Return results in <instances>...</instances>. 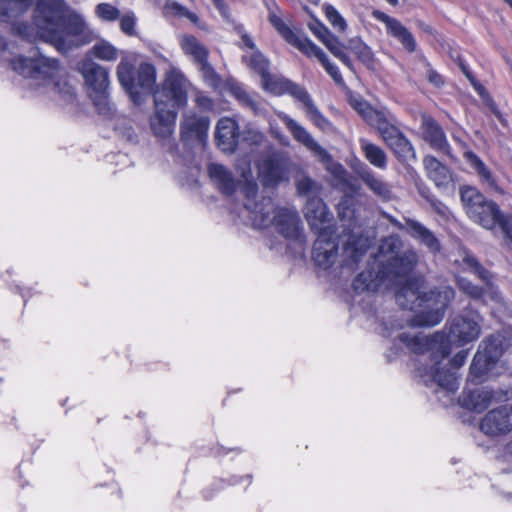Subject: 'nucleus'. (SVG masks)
<instances>
[{"instance_id":"obj_1","label":"nucleus","mask_w":512,"mask_h":512,"mask_svg":"<svg viewBox=\"0 0 512 512\" xmlns=\"http://www.w3.org/2000/svg\"><path fill=\"white\" fill-rule=\"evenodd\" d=\"M418 259L414 248L404 249L399 236H387L379 245L377 270L370 268L361 272L353 281V288L357 292H375L381 288L401 286L396 292V301L402 308L416 311L411 320L412 326H435L444 318L455 292L449 286L423 292L421 279H408Z\"/></svg>"},{"instance_id":"obj_2","label":"nucleus","mask_w":512,"mask_h":512,"mask_svg":"<svg viewBox=\"0 0 512 512\" xmlns=\"http://www.w3.org/2000/svg\"><path fill=\"white\" fill-rule=\"evenodd\" d=\"M34 21L41 38L60 52L87 45L97 38L80 13L64 11L62 0H39Z\"/></svg>"},{"instance_id":"obj_3","label":"nucleus","mask_w":512,"mask_h":512,"mask_svg":"<svg viewBox=\"0 0 512 512\" xmlns=\"http://www.w3.org/2000/svg\"><path fill=\"white\" fill-rule=\"evenodd\" d=\"M241 174L240 192L244 195V209L248 212L253 227L264 229L274 224L277 231L286 239L295 241L302 246L305 242L300 218L294 209L276 208L272 199L262 197L257 200V183L254 180L250 163L238 164Z\"/></svg>"},{"instance_id":"obj_4","label":"nucleus","mask_w":512,"mask_h":512,"mask_svg":"<svg viewBox=\"0 0 512 512\" xmlns=\"http://www.w3.org/2000/svg\"><path fill=\"white\" fill-rule=\"evenodd\" d=\"M482 317L476 311H465L454 317L449 324V332H436L432 336L422 333L403 332L399 340L413 353L435 350L434 358L439 353L442 359L451 353L452 346L462 347L476 341L481 334Z\"/></svg>"},{"instance_id":"obj_5","label":"nucleus","mask_w":512,"mask_h":512,"mask_svg":"<svg viewBox=\"0 0 512 512\" xmlns=\"http://www.w3.org/2000/svg\"><path fill=\"white\" fill-rule=\"evenodd\" d=\"M277 116L296 142L304 146L320 161L327 164V169L332 176V184L346 194L338 204L339 218L342 221L347 220L348 222L353 220L354 210L352 209L351 195L359 191V185L341 164L332 161L328 151L313 138L304 126L284 112H277Z\"/></svg>"},{"instance_id":"obj_6","label":"nucleus","mask_w":512,"mask_h":512,"mask_svg":"<svg viewBox=\"0 0 512 512\" xmlns=\"http://www.w3.org/2000/svg\"><path fill=\"white\" fill-rule=\"evenodd\" d=\"M8 47L7 42L0 36L1 57L9 62L13 71L24 78L31 79L36 86L50 87L65 100H71L74 97V88L63 77L58 60L43 56L37 49H32L29 57L20 55L9 58L5 55Z\"/></svg>"},{"instance_id":"obj_7","label":"nucleus","mask_w":512,"mask_h":512,"mask_svg":"<svg viewBox=\"0 0 512 512\" xmlns=\"http://www.w3.org/2000/svg\"><path fill=\"white\" fill-rule=\"evenodd\" d=\"M262 88L274 95L289 94L302 104L306 117L320 130L329 131L332 123L321 113L310 94L302 86L269 72L261 78Z\"/></svg>"},{"instance_id":"obj_8","label":"nucleus","mask_w":512,"mask_h":512,"mask_svg":"<svg viewBox=\"0 0 512 512\" xmlns=\"http://www.w3.org/2000/svg\"><path fill=\"white\" fill-rule=\"evenodd\" d=\"M430 355V366L420 368L418 370L419 376L426 386L437 385L442 390L448 393H454L459 388V381L454 370L460 368L466 361L468 351L461 350L451 360H447L446 356L444 359L436 354L438 357L434 358L435 350H429Z\"/></svg>"},{"instance_id":"obj_9","label":"nucleus","mask_w":512,"mask_h":512,"mask_svg":"<svg viewBox=\"0 0 512 512\" xmlns=\"http://www.w3.org/2000/svg\"><path fill=\"white\" fill-rule=\"evenodd\" d=\"M460 198L467 216L484 229L493 230L507 216L496 202L487 199L476 187H461Z\"/></svg>"},{"instance_id":"obj_10","label":"nucleus","mask_w":512,"mask_h":512,"mask_svg":"<svg viewBox=\"0 0 512 512\" xmlns=\"http://www.w3.org/2000/svg\"><path fill=\"white\" fill-rule=\"evenodd\" d=\"M349 103L370 127L378 131L388 146L403 134L397 127L395 116L388 109H375L358 95L350 96Z\"/></svg>"},{"instance_id":"obj_11","label":"nucleus","mask_w":512,"mask_h":512,"mask_svg":"<svg viewBox=\"0 0 512 512\" xmlns=\"http://www.w3.org/2000/svg\"><path fill=\"white\" fill-rule=\"evenodd\" d=\"M504 351L500 335H492L484 339L470 365V376L473 380L482 379L492 368Z\"/></svg>"},{"instance_id":"obj_12","label":"nucleus","mask_w":512,"mask_h":512,"mask_svg":"<svg viewBox=\"0 0 512 512\" xmlns=\"http://www.w3.org/2000/svg\"><path fill=\"white\" fill-rule=\"evenodd\" d=\"M190 83L177 69L166 73L160 88L154 91V99L159 95L162 103H169L171 107L180 108L187 103V92Z\"/></svg>"},{"instance_id":"obj_13","label":"nucleus","mask_w":512,"mask_h":512,"mask_svg":"<svg viewBox=\"0 0 512 512\" xmlns=\"http://www.w3.org/2000/svg\"><path fill=\"white\" fill-rule=\"evenodd\" d=\"M177 115V109L169 103H162L158 95L154 100V112L149 117L152 134L161 140L169 141L174 134Z\"/></svg>"},{"instance_id":"obj_14","label":"nucleus","mask_w":512,"mask_h":512,"mask_svg":"<svg viewBox=\"0 0 512 512\" xmlns=\"http://www.w3.org/2000/svg\"><path fill=\"white\" fill-rule=\"evenodd\" d=\"M290 165L287 153L275 151L258 163V174L264 185L274 186L286 178Z\"/></svg>"},{"instance_id":"obj_15","label":"nucleus","mask_w":512,"mask_h":512,"mask_svg":"<svg viewBox=\"0 0 512 512\" xmlns=\"http://www.w3.org/2000/svg\"><path fill=\"white\" fill-rule=\"evenodd\" d=\"M455 263L461 266L464 271L474 273L485 283L484 298L487 300L485 304H503L502 295L498 288L493 284V275L487 269H485L474 256L466 251H463L460 255V259H456Z\"/></svg>"},{"instance_id":"obj_16","label":"nucleus","mask_w":512,"mask_h":512,"mask_svg":"<svg viewBox=\"0 0 512 512\" xmlns=\"http://www.w3.org/2000/svg\"><path fill=\"white\" fill-rule=\"evenodd\" d=\"M339 238L337 231H323L317 235L313 246V260L318 267L327 270L338 261Z\"/></svg>"},{"instance_id":"obj_17","label":"nucleus","mask_w":512,"mask_h":512,"mask_svg":"<svg viewBox=\"0 0 512 512\" xmlns=\"http://www.w3.org/2000/svg\"><path fill=\"white\" fill-rule=\"evenodd\" d=\"M480 430L489 436H500L511 432L512 405L505 404L488 411L481 419Z\"/></svg>"},{"instance_id":"obj_18","label":"nucleus","mask_w":512,"mask_h":512,"mask_svg":"<svg viewBox=\"0 0 512 512\" xmlns=\"http://www.w3.org/2000/svg\"><path fill=\"white\" fill-rule=\"evenodd\" d=\"M305 217L311 229L318 235L320 232H335L338 228L333 224V215L324 201L318 197H310L305 207Z\"/></svg>"},{"instance_id":"obj_19","label":"nucleus","mask_w":512,"mask_h":512,"mask_svg":"<svg viewBox=\"0 0 512 512\" xmlns=\"http://www.w3.org/2000/svg\"><path fill=\"white\" fill-rule=\"evenodd\" d=\"M79 72L85 80V84L92 90L93 93L105 92L109 89V71L94 62L90 58H85L79 63Z\"/></svg>"},{"instance_id":"obj_20","label":"nucleus","mask_w":512,"mask_h":512,"mask_svg":"<svg viewBox=\"0 0 512 512\" xmlns=\"http://www.w3.org/2000/svg\"><path fill=\"white\" fill-rule=\"evenodd\" d=\"M371 241L368 237L352 231L348 234L340 259V266L353 269L354 266L366 254Z\"/></svg>"},{"instance_id":"obj_21","label":"nucleus","mask_w":512,"mask_h":512,"mask_svg":"<svg viewBox=\"0 0 512 512\" xmlns=\"http://www.w3.org/2000/svg\"><path fill=\"white\" fill-rule=\"evenodd\" d=\"M210 121L208 117L189 111L182 117L180 123V135L183 141L197 140L204 142Z\"/></svg>"},{"instance_id":"obj_22","label":"nucleus","mask_w":512,"mask_h":512,"mask_svg":"<svg viewBox=\"0 0 512 512\" xmlns=\"http://www.w3.org/2000/svg\"><path fill=\"white\" fill-rule=\"evenodd\" d=\"M372 15L376 20L385 24L388 35L397 39L404 49L410 53L416 50V41L414 36L400 23V21L379 10H374Z\"/></svg>"},{"instance_id":"obj_23","label":"nucleus","mask_w":512,"mask_h":512,"mask_svg":"<svg viewBox=\"0 0 512 512\" xmlns=\"http://www.w3.org/2000/svg\"><path fill=\"white\" fill-rule=\"evenodd\" d=\"M359 179L373 195L382 201H389L393 198V190L390 183L377 175L368 166L361 165L356 171Z\"/></svg>"},{"instance_id":"obj_24","label":"nucleus","mask_w":512,"mask_h":512,"mask_svg":"<svg viewBox=\"0 0 512 512\" xmlns=\"http://www.w3.org/2000/svg\"><path fill=\"white\" fill-rule=\"evenodd\" d=\"M238 125L229 117L219 119L216 125L215 139L218 147L224 152H233L237 146Z\"/></svg>"},{"instance_id":"obj_25","label":"nucleus","mask_w":512,"mask_h":512,"mask_svg":"<svg viewBox=\"0 0 512 512\" xmlns=\"http://www.w3.org/2000/svg\"><path fill=\"white\" fill-rule=\"evenodd\" d=\"M423 138L434 150L450 154V145L441 126L430 116L422 117Z\"/></svg>"},{"instance_id":"obj_26","label":"nucleus","mask_w":512,"mask_h":512,"mask_svg":"<svg viewBox=\"0 0 512 512\" xmlns=\"http://www.w3.org/2000/svg\"><path fill=\"white\" fill-rule=\"evenodd\" d=\"M116 74L118 81L129 93L132 101L135 104L140 105L141 96L140 93L136 91V84L134 80V59L132 56L124 55L121 57V61L117 66Z\"/></svg>"},{"instance_id":"obj_27","label":"nucleus","mask_w":512,"mask_h":512,"mask_svg":"<svg viewBox=\"0 0 512 512\" xmlns=\"http://www.w3.org/2000/svg\"><path fill=\"white\" fill-rule=\"evenodd\" d=\"M406 231L413 239L418 241L421 245H424L431 253L435 254L440 252L441 244L439 239L422 223L413 219H406Z\"/></svg>"},{"instance_id":"obj_28","label":"nucleus","mask_w":512,"mask_h":512,"mask_svg":"<svg viewBox=\"0 0 512 512\" xmlns=\"http://www.w3.org/2000/svg\"><path fill=\"white\" fill-rule=\"evenodd\" d=\"M494 398L492 390L485 387H478L472 390H465L461 396V405L466 409L481 412L485 410Z\"/></svg>"},{"instance_id":"obj_29","label":"nucleus","mask_w":512,"mask_h":512,"mask_svg":"<svg viewBox=\"0 0 512 512\" xmlns=\"http://www.w3.org/2000/svg\"><path fill=\"white\" fill-rule=\"evenodd\" d=\"M269 21L289 44L301 52L311 42L304 34L291 30L275 11H270Z\"/></svg>"},{"instance_id":"obj_30","label":"nucleus","mask_w":512,"mask_h":512,"mask_svg":"<svg viewBox=\"0 0 512 512\" xmlns=\"http://www.w3.org/2000/svg\"><path fill=\"white\" fill-rule=\"evenodd\" d=\"M136 91L140 93L141 103L144 101L143 96L150 93L154 94L156 90V69L150 63H141L134 77Z\"/></svg>"},{"instance_id":"obj_31","label":"nucleus","mask_w":512,"mask_h":512,"mask_svg":"<svg viewBox=\"0 0 512 512\" xmlns=\"http://www.w3.org/2000/svg\"><path fill=\"white\" fill-rule=\"evenodd\" d=\"M423 165L429 179L439 188L448 186L452 181L451 171L447 166L438 161L434 156H426Z\"/></svg>"},{"instance_id":"obj_32","label":"nucleus","mask_w":512,"mask_h":512,"mask_svg":"<svg viewBox=\"0 0 512 512\" xmlns=\"http://www.w3.org/2000/svg\"><path fill=\"white\" fill-rule=\"evenodd\" d=\"M242 43L250 50L243 55V62H245L248 67L253 69L262 78L263 74L265 75L268 73L269 62L258 50L255 49V44L248 35L244 34L242 36Z\"/></svg>"},{"instance_id":"obj_33","label":"nucleus","mask_w":512,"mask_h":512,"mask_svg":"<svg viewBox=\"0 0 512 512\" xmlns=\"http://www.w3.org/2000/svg\"><path fill=\"white\" fill-rule=\"evenodd\" d=\"M464 158L466 162L470 165L472 169L477 173L480 182L493 189L494 191L502 193L501 188L498 186L496 179L491 172V170L486 166V164L472 151H466L464 153Z\"/></svg>"},{"instance_id":"obj_34","label":"nucleus","mask_w":512,"mask_h":512,"mask_svg":"<svg viewBox=\"0 0 512 512\" xmlns=\"http://www.w3.org/2000/svg\"><path fill=\"white\" fill-rule=\"evenodd\" d=\"M209 176L212 181L218 186L226 195H232L236 190V182L233 179L230 171H228L223 165L210 164L208 167Z\"/></svg>"},{"instance_id":"obj_35","label":"nucleus","mask_w":512,"mask_h":512,"mask_svg":"<svg viewBox=\"0 0 512 512\" xmlns=\"http://www.w3.org/2000/svg\"><path fill=\"white\" fill-rule=\"evenodd\" d=\"M307 57H315L324 67L326 72L330 75V77L337 83L343 84V78L339 71V68L331 63L326 56L325 52L314 44L312 41L306 46V48L302 51Z\"/></svg>"},{"instance_id":"obj_36","label":"nucleus","mask_w":512,"mask_h":512,"mask_svg":"<svg viewBox=\"0 0 512 512\" xmlns=\"http://www.w3.org/2000/svg\"><path fill=\"white\" fill-rule=\"evenodd\" d=\"M360 149L365 159L374 167L385 170L387 168V155L378 145L365 138L359 139Z\"/></svg>"},{"instance_id":"obj_37","label":"nucleus","mask_w":512,"mask_h":512,"mask_svg":"<svg viewBox=\"0 0 512 512\" xmlns=\"http://www.w3.org/2000/svg\"><path fill=\"white\" fill-rule=\"evenodd\" d=\"M180 46L185 55L189 56L196 64L208 59V49L194 36L183 35Z\"/></svg>"},{"instance_id":"obj_38","label":"nucleus","mask_w":512,"mask_h":512,"mask_svg":"<svg viewBox=\"0 0 512 512\" xmlns=\"http://www.w3.org/2000/svg\"><path fill=\"white\" fill-rule=\"evenodd\" d=\"M33 0H0V22L18 17L27 11Z\"/></svg>"},{"instance_id":"obj_39","label":"nucleus","mask_w":512,"mask_h":512,"mask_svg":"<svg viewBox=\"0 0 512 512\" xmlns=\"http://www.w3.org/2000/svg\"><path fill=\"white\" fill-rule=\"evenodd\" d=\"M347 49L350 50L367 68H374L375 57L371 48L360 38H351Z\"/></svg>"},{"instance_id":"obj_40","label":"nucleus","mask_w":512,"mask_h":512,"mask_svg":"<svg viewBox=\"0 0 512 512\" xmlns=\"http://www.w3.org/2000/svg\"><path fill=\"white\" fill-rule=\"evenodd\" d=\"M89 54L95 58L113 62L119 57V50L107 40H100L89 50Z\"/></svg>"},{"instance_id":"obj_41","label":"nucleus","mask_w":512,"mask_h":512,"mask_svg":"<svg viewBox=\"0 0 512 512\" xmlns=\"http://www.w3.org/2000/svg\"><path fill=\"white\" fill-rule=\"evenodd\" d=\"M389 147L401 161L416 159V152L411 142L401 134Z\"/></svg>"},{"instance_id":"obj_42","label":"nucleus","mask_w":512,"mask_h":512,"mask_svg":"<svg viewBox=\"0 0 512 512\" xmlns=\"http://www.w3.org/2000/svg\"><path fill=\"white\" fill-rule=\"evenodd\" d=\"M229 91L242 105L249 107L255 113L258 111L259 104L255 96L248 93L241 84L237 82L229 83Z\"/></svg>"},{"instance_id":"obj_43","label":"nucleus","mask_w":512,"mask_h":512,"mask_svg":"<svg viewBox=\"0 0 512 512\" xmlns=\"http://www.w3.org/2000/svg\"><path fill=\"white\" fill-rule=\"evenodd\" d=\"M323 11L327 21L338 32H345L347 29V22L339 11L331 4H324Z\"/></svg>"},{"instance_id":"obj_44","label":"nucleus","mask_w":512,"mask_h":512,"mask_svg":"<svg viewBox=\"0 0 512 512\" xmlns=\"http://www.w3.org/2000/svg\"><path fill=\"white\" fill-rule=\"evenodd\" d=\"M458 286L461 291L474 300H480L482 303H486L487 300L484 298V288H481L473 284L470 280L465 278L458 279Z\"/></svg>"},{"instance_id":"obj_45","label":"nucleus","mask_w":512,"mask_h":512,"mask_svg":"<svg viewBox=\"0 0 512 512\" xmlns=\"http://www.w3.org/2000/svg\"><path fill=\"white\" fill-rule=\"evenodd\" d=\"M95 107L98 113L103 116H110L113 114L114 107L108 97V90L105 92H96L92 95Z\"/></svg>"},{"instance_id":"obj_46","label":"nucleus","mask_w":512,"mask_h":512,"mask_svg":"<svg viewBox=\"0 0 512 512\" xmlns=\"http://www.w3.org/2000/svg\"><path fill=\"white\" fill-rule=\"evenodd\" d=\"M165 10L168 13H171L177 17H185L189 19L192 23L198 24L199 18L194 13L189 11L186 7L180 5L179 3L169 0L165 3Z\"/></svg>"},{"instance_id":"obj_47","label":"nucleus","mask_w":512,"mask_h":512,"mask_svg":"<svg viewBox=\"0 0 512 512\" xmlns=\"http://www.w3.org/2000/svg\"><path fill=\"white\" fill-rule=\"evenodd\" d=\"M96 16L102 21L112 22L120 17L118 8L109 3H100L95 7Z\"/></svg>"},{"instance_id":"obj_48","label":"nucleus","mask_w":512,"mask_h":512,"mask_svg":"<svg viewBox=\"0 0 512 512\" xmlns=\"http://www.w3.org/2000/svg\"><path fill=\"white\" fill-rule=\"evenodd\" d=\"M296 188L298 194L302 196H312L319 191L318 184L307 176H303L296 181Z\"/></svg>"},{"instance_id":"obj_49","label":"nucleus","mask_w":512,"mask_h":512,"mask_svg":"<svg viewBox=\"0 0 512 512\" xmlns=\"http://www.w3.org/2000/svg\"><path fill=\"white\" fill-rule=\"evenodd\" d=\"M120 29L127 35L135 34L136 17L133 12H127L120 16Z\"/></svg>"},{"instance_id":"obj_50","label":"nucleus","mask_w":512,"mask_h":512,"mask_svg":"<svg viewBox=\"0 0 512 512\" xmlns=\"http://www.w3.org/2000/svg\"><path fill=\"white\" fill-rule=\"evenodd\" d=\"M243 139L244 141L248 142L251 145H261L264 141V134L260 132L259 130L253 129V128H247L243 132Z\"/></svg>"},{"instance_id":"obj_51","label":"nucleus","mask_w":512,"mask_h":512,"mask_svg":"<svg viewBox=\"0 0 512 512\" xmlns=\"http://www.w3.org/2000/svg\"><path fill=\"white\" fill-rule=\"evenodd\" d=\"M499 227L504 235L506 245L512 249V216L507 215L505 219H502Z\"/></svg>"},{"instance_id":"obj_52","label":"nucleus","mask_w":512,"mask_h":512,"mask_svg":"<svg viewBox=\"0 0 512 512\" xmlns=\"http://www.w3.org/2000/svg\"><path fill=\"white\" fill-rule=\"evenodd\" d=\"M323 44L327 47V49L335 56L337 57L340 55L342 50V44L340 40L333 34H331L324 42Z\"/></svg>"},{"instance_id":"obj_53","label":"nucleus","mask_w":512,"mask_h":512,"mask_svg":"<svg viewBox=\"0 0 512 512\" xmlns=\"http://www.w3.org/2000/svg\"><path fill=\"white\" fill-rule=\"evenodd\" d=\"M310 30L312 33L323 43L332 33L331 31L322 23H316L314 25H310Z\"/></svg>"},{"instance_id":"obj_54","label":"nucleus","mask_w":512,"mask_h":512,"mask_svg":"<svg viewBox=\"0 0 512 512\" xmlns=\"http://www.w3.org/2000/svg\"><path fill=\"white\" fill-rule=\"evenodd\" d=\"M425 67H426V77H427L428 81L436 87H440L441 85H443L444 81H443L442 76L439 73H437L435 70H433L429 63H425Z\"/></svg>"},{"instance_id":"obj_55","label":"nucleus","mask_w":512,"mask_h":512,"mask_svg":"<svg viewBox=\"0 0 512 512\" xmlns=\"http://www.w3.org/2000/svg\"><path fill=\"white\" fill-rule=\"evenodd\" d=\"M459 67L461 69V71L464 73V75L467 77V79L471 82V84L473 85V87L475 88V90L480 94L482 95L483 92L485 91L484 87L478 83L475 78L473 77V75L471 74V72L469 71L468 67L462 62V61H459Z\"/></svg>"},{"instance_id":"obj_56","label":"nucleus","mask_w":512,"mask_h":512,"mask_svg":"<svg viewBox=\"0 0 512 512\" xmlns=\"http://www.w3.org/2000/svg\"><path fill=\"white\" fill-rule=\"evenodd\" d=\"M270 132H271V135L278 140V142L282 145H289V139L288 137L283 134L279 127L277 125H274L272 122L270 123Z\"/></svg>"},{"instance_id":"obj_57","label":"nucleus","mask_w":512,"mask_h":512,"mask_svg":"<svg viewBox=\"0 0 512 512\" xmlns=\"http://www.w3.org/2000/svg\"><path fill=\"white\" fill-rule=\"evenodd\" d=\"M198 65L205 78L210 80H213L215 78L216 73L212 66L208 63V59L198 63Z\"/></svg>"},{"instance_id":"obj_58","label":"nucleus","mask_w":512,"mask_h":512,"mask_svg":"<svg viewBox=\"0 0 512 512\" xmlns=\"http://www.w3.org/2000/svg\"><path fill=\"white\" fill-rule=\"evenodd\" d=\"M195 101H196V104L204 110H210L213 107L212 100L205 95H202V94L197 95Z\"/></svg>"},{"instance_id":"obj_59","label":"nucleus","mask_w":512,"mask_h":512,"mask_svg":"<svg viewBox=\"0 0 512 512\" xmlns=\"http://www.w3.org/2000/svg\"><path fill=\"white\" fill-rule=\"evenodd\" d=\"M382 216L388 220L394 227L400 229V230H406V224L403 225L401 222H399L395 217L390 215L389 213L383 212Z\"/></svg>"},{"instance_id":"obj_60","label":"nucleus","mask_w":512,"mask_h":512,"mask_svg":"<svg viewBox=\"0 0 512 512\" xmlns=\"http://www.w3.org/2000/svg\"><path fill=\"white\" fill-rule=\"evenodd\" d=\"M337 58L346 66L348 67L349 69H353V64H352V61L351 59L344 53L342 52L340 55L337 56Z\"/></svg>"},{"instance_id":"obj_61","label":"nucleus","mask_w":512,"mask_h":512,"mask_svg":"<svg viewBox=\"0 0 512 512\" xmlns=\"http://www.w3.org/2000/svg\"><path fill=\"white\" fill-rule=\"evenodd\" d=\"M176 146L175 143L169 142V149L172 151L173 148Z\"/></svg>"},{"instance_id":"obj_62","label":"nucleus","mask_w":512,"mask_h":512,"mask_svg":"<svg viewBox=\"0 0 512 512\" xmlns=\"http://www.w3.org/2000/svg\"><path fill=\"white\" fill-rule=\"evenodd\" d=\"M387 2H389L392 5H395L397 4L398 0H387Z\"/></svg>"},{"instance_id":"obj_63","label":"nucleus","mask_w":512,"mask_h":512,"mask_svg":"<svg viewBox=\"0 0 512 512\" xmlns=\"http://www.w3.org/2000/svg\"><path fill=\"white\" fill-rule=\"evenodd\" d=\"M310 3L317 5L320 0H308Z\"/></svg>"},{"instance_id":"obj_64","label":"nucleus","mask_w":512,"mask_h":512,"mask_svg":"<svg viewBox=\"0 0 512 512\" xmlns=\"http://www.w3.org/2000/svg\"><path fill=\"white\" fill-rule=\"evenodd\" d=\"M506 3H508L512 7V0H504Z\"/></svg>"}]
</instances>
